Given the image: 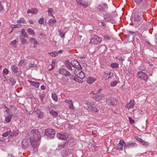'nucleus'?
<instances>
[{
    "label": "nucleus",
    "instance_id": "1",
    "mask_svg": "<svg viewBox=\"0 0 157 157\" xmlns=\"http://www.w3.org/2000/svg\"><path fill=\"white\" fill-rule=\"evenodd\" d=\"M41 138L40 133L38 130L31 131L30 135V140L32 146L34 148H37L40 143Z\"/></svg>",
    "mask_w": 157,
    "mask_h": 157
},
{
    "label": "nucleus",
    "instance_id": "2",
    "mask_svg": "<svg viewBox=\"0 0 157 157\" xmlns=\"http://www.w3.org/2000/svg\"><path fill=\"white\" fill-rule=\"evenodd\" d=\"M141 13L136 12L132 16L131 19L133 25L138 27L141 24L142 21L141 19Z\"/></svg>",
    "mask_w": 157,
    "mask_h": 157
},
{
    "label": "nucleus",
    "instance_id": "3",
    "mask_svg": "<svg viewBox=\"0 0 157 157\" xmlns=\"http://www.w3.org/2000/svg\"><path fill=\"white\" fill-rule=\"evenodd\" d=\"M55 131L52 128H48L45 131V135L49 139H53L55 136Z\"/></svg>",
    "mask_w": 157,
    "mask_h": 157
},
{
    "label": "nucleus",
    "instance_id": "4",
    "mask_svg": "<svg viewBox=\"0 0 157 157\" xmlns=\"http://www.w3.org/2000/svg\"><path fill=\"white\" fill-rule=\"evenodd\" d=\"M91 94H94L93 98L97 101H99L105 98V95L102 94H95L92 92H91Z\"/></svg>",
    "mask_w": 157,
    "mask_h": 157
},
{
    "label": "nucleus",
    "instance_id": "5",
    "mask_svg": "<svg viewBox=\"0 0 157 157\" xmlns=\"http://www.w3.org/2000/svg\"><path fill=\"white\" fill-rule=\"evenodd\" d=\"M101 41V40L97 35H94L91 39L89 43L90 44H97L100 43Z\"/></svg>",
    "mask_w": 157,
    "mask_h": 157
},
{
    "label": "nucleus",
    "instance_id": "6",
    "mask_svg": "<svg viewBox=\"0 0 157 157\" xmlns=\"http://www.w3.org/2000/svg\"><path fill=\"white\" fill-rule=\"evenodd\" d=\"M137 77L139 78H142L146 82L147 81L148 79L147 75L144 72L142 71H140L138 73Z\"/></svg>",
    "mask_w": 157,
    "mask_h": 157
},
{
    "label": "nucleus",
    "instance_id": "7",
    "mask_svg": "<svg viewBox=\"0 0 157 157\" xmlns=\"http://www.w3.org/2000/svg\"><path fill=\"white\" fill-rule=\"evenodd\" d=\"M137 146V144L135 142L130 141L127 143V144L124 146V148L127 149L130 148L136 147Z\"/></svg>",
    "mask_w": 157,
    "mask_h": 157
},
{
    "label": "nucleus",
    "instance_id": "8",
    "mask_svg": "<svg viewBox=\"0 0 157 157\" xmlns=\"http://www.w3.org/2000/svg\"><path fill=\"white\" fill-rule=\"evenodd\" d=\"M57 138L60 140H65L68 138V136L66 133H57Z\"/></svg>",
    "mask_w": 157,
    "mask_h": 157
},
{
    "label": "nucleus",
    "instance_id": "9",
    "mask_svg": "<svg viewBox=\"0 0 157 157\" xmlns=\"http://www.w3.org/2000/svg\"><path fill=\"white\" fill-rule=\"evenodd\" d=\"M59 72L61 75L68 77H71V73L67 71V70L63 68L60 69Z\"/></svg>",
    "mask_w": 157,
    "mask_h": 157
},
{
    "label": "nucleus",
    "instance_id": "10",
    "mask_svg": "<svg viewBox=\"0 0 157 157\" xmlns=\"http://www.w3.org/2000/svg\"><path fill=\"white\" fill-rule=\"evenodd\" d=\"M71 64L72 66L74 68H77L78 69H78H81V67L79 63L76 60H74L71 61Z\"/></svg>",
    "mask_w": 157,
    "mask_h": 157
},
{
    "label": "nucleus",
    "instance_id": "11",
    "mask_svg": "<svg viewBox=\"0 0 157 157\" xmlns=\"http://www.w3.org/2000/svg\"><path fill=\"white\" fill-rule=\"evenodd\" d=\"M126 144L124 140H121L116 147V149L118 150H122L123 147L126 146Z\"/></svg>",
    "mask_w": 157,
    "mask_h": 157
},
{
    "label": "nucleus",
    "instance_id": "12",
    "mask_svg": "<svg viewBox=\"0 0 157 157\" xmlns=\"http://www.w3.org/2000/svg\"><path fill=\"white\" fill-rule=\"evenodd\" d=\"M74 73L75 75H76L78 77L82 79H83L85 76V74L83 72L79 71L77 73V69L75 70Z\"/></svg>",
    "mask_w": 157,
    "mask_h": 157
},
{
    "label": "nucleus",
    "instance_id": "13",
    "mask_svg": "<svg viewBox=\"0 0 157 157\" xmlns=\"http://www.w3.org/2000/svg\"><path fill=\"white\" fill-rule=\"evenodd\" d=\"M76 1L78 5H81L84 7L86 8L88 5V3L84 0H76Z\"/></svg>",
    "mask_w": 157,
    "mask_h": 157
},
{
    "label": "nucleus",
    "instance_id": "14",
    "mask_svg": "<svg viewBox=\"0 0 157 157\" xmlns=\"http://www.w3.org/2000/svg\"><path fill=\"white\" fill-rule=\"evenodd\" d=\"M87 110L88 111L98 113L99 112V109L95 107L92 106H88L86 107Z\"/></svg>",
    "mask_w": 157,
    "mask_h": 157
},
{
    "label": "nucleus",
    "instance_id": "15",
    "mask_svg": "<svg viewBox=\"0 0 157 157\" xmlns=\"http://www.w3.org/2000/svg\"><path fill=\"white\" fill-rule=\"evenodd\" d=\"M71 152V150L70 149L66 148L63 150L62 152L63 156L68 155Z\"/></svg>",
    "mask_w": 157,
    "mask_h": 157
},
{
    "label": "nucleus",
    "instance_id": "16",
    "mask_svg": "<svg viewBox=\"0 0 157 157\" xmlns=\"http://www.w3.org/2000/svg\"><path fill=\"white\" fill-rule=\"evenodd\" d=\"M134 105V101L130 100L129 102L126 104L125 107L128 109H130L133 108Z\"/></svg>",
    "mask_w": 157,
    "mask_h": 157
},
{
    "label": "nucleus",
    "instance_id": "17",
    "mask_svg": "<svg viewBox=\"0 0 157 157\" xmlns=\"http://www.w3.org/2000/svg\"><path fill=\"white\" fill-rule=\"evenodd\" d=\"M29 140L27 139L23 140L21 142L22 146L24 148H27L29 146Z\"/></svg>",
    "mask_w": 157,
    "mask_h": 157
},
{
    "label": "nucleus",
    "instance_id": "18",
    "mask_svg": "<svg viewBox=\"0 0 157 157\" xmlns=\"http://www.w3.org/2000/svg\"><path fill=\"white\" fill-rule=\"evenodd\" d=\"M115 101V99L112 97L107 98L106 100V103L108 104L112 105L114 104Z\"/></svg>",
    "mask_w": 157,
    "mask_h": 157
},
{
    "label": "nucleus",
    "instance_id": "19",
    "mask_svg": "<svg viewBox=\"0 0 157 157\" xmlns=\"http://www.w3.org/2000/svg\"><path fill=\"white\" fill-rule=\"evenodd\" d=\"M35 113L37 115V117L39 118H42L44 116L43 112L41 111L39 109H36L35 111Z\"/></svg>",
    "mask_w": 157,
    "mask_h": 157
},
{
    "label": "nucleus",
    "instance_id": "20",
    "mask_svg": "<svg viewBox=\"0 0 157 157\" xmlns=\"http://www.w3.org/2000/svg\"><path fill=\"white\" fill-rule=\"evenodd\" d=\"M65 102L66 103H68L70 105L69 106V108L71 109H74V106L73 105L72 101L71 100H66L65 101Z\"/></svg>",
    "mask_w": 157,
    "mask_h": 157
},
{
    "label": "nucleus",
    "instance_id": "21",
    "mask_svg": "<svg viewBox=\"0 0 157 157\" xmlns=\"http://www.w3.org/2000/svg\"><path fill=\"white\" fill-rule=\"evenodd\" d=\"M56 21H57L56 19H51L48 21V24L49 26L52 27L54 26V24L56 23Z\"/></svg>",
    "mask_w": 157,
    "mask_h": 157
},
{
    "label": "nucleus",
    "instance_id": "22",
    "mask_svg": "<svg viewBox=\"0 0 157 157\" xmlns=\"http://www.w3.org/2000/svg\"><path fill=\"white\" fill-rule=\"evenodd\" d=\"M104 19L106 21H109L112 19V17L110 14H107L105 15Z\"/></svg>",
    "mask_w": 157,
    "mask_h": 157
},
{
    "label": "nucleus",
    "instance_id": "23",
    "mask_svg": "<svg viewBox=\"0 0 157 157\" xmlns=\"http://www.w3.org/2000/svg\"><path fill=\"white\" fill-rule=\"evenodd\" d=\"M29 82L31 85H33L36 87H38L39 86L40 84L38 82L31 81H29Z\"/></svg>",
    "mask_w": 157,
    "mask_h": 157
},
{
    "label": "nucleus",
    "instance_id": "24",
    "mask_svg": "<svg viewBox=\"0 0 157 157\" xmlns=\"http://www.w3.org/2000/svg\"><path fill=\"white\" fill-rule=\"evenodd\" d=\"M19 133V132L18 130L13 131L10 133V136L13 137H15L17 136L18 135Z\"/></svg>",
    "mask_w": 157,
    "mask_h": 157
},
{
    "label": "nucleus",
    "instance_id": "25",
    "mask_svg": "<svg viewBox=\"0 0 157 157\" xmlns=\"http://www.w3.org/2000/svg\"><path fill=\"white\" fill-rule=\"evenodd\" d=\"M95 81V79L93 77H89L87 80V82L89 84H92Z\"/></svg>",
    "mask_w": 157,
    "mask_h": 157
},
{
    "label": "nucleus",
    "instance_id": "26",
    "mask_svg": "<svg viewBox=\"0 0 157 157\" xmlns=\"http://www.w3.org/2000/svg\"><path fill=\"white\" fill-rule=\"evenodd\" d=\"M26 21L24 18H21L17 21V23L18 24H25Z\"/></svg>",
    "mask_w": 157,
    "mask_h": 157
},
{
    "label": "nucleus",
    "instance_id": "27",
    "mask_svg": "<svg viewBox=\"0 0 157 157\" xmlns=\"http://www.w3.org/2000/svg\"><path fill=\"white\" fill-rule=\"evenodd\" d=\"M65 64L69 70H72V67L70 63L68 61H66L65 62Z\"/></svg>",
    "mask_w": 157,
    "mask_h": 157
},
{
    "label": "nucleus",
    "instance_id": "28",
    "mask_svg": "<svg viewBox=\"0 0 157 157\" xmlns=\"http://www.w3.org/2000/svg\"><path fill=\"white\" fill-rule=\"evenodd\" d=\"M113 72H111L108 74H105L104 76L105 79H108L109 78H110L111 77H112L113 76Z\"/></svg>",
    "mask_w": 157,
    "mask_h": 157
},
{
    "label": "nucleus",
    "instance_id": "29",
    "mask_svg": "<svg viewBox=\"0 0 157 157\" xmlns=\"http://www.w3.org/2000/svg\"><path fill=\"white\" fill-rule=\"evenodd\" d=\"M28 33L30 35L34 36V32L33 30L31 28H29L27 30Z\"/></svg>",
    "mask_w": 157,
    "mask_h": 157
},
{
    "label": "nucleus",
    "instance_id": "30",
    "mask_svg": "<svg viewBox=\"0 0 157 157\" xmlns=\"http://www.w3.org/2000/svg\"><path fill=\"white\" fill-rule=\"evenodd\" d=\"M27 63L25 60H22L19 63V65L21 66H23L26 65Z\"/></svg>",
    "mask_w": 157,
    "mask_h": 157
},
{
    "label": "nucleus",
    "instance_id": "31",
    "mask_svg": "<svg viewBox=\"0 0 157 157\" xmlns=\"http://www.w3.org/2000/svg\"><path fill=\"white\" fill-rule=\"evenodd\" d=\"M52 98L55 101H58V98L57 95L55 93L52 94Z\"/></svg>",
    "mask_w": 157,
    "mask_h": 157
},
{
    "label": "nucleus",
    "instance_id": "32",
    "mask_svg": "<svg viewBox=\"0 0 157 157\" xmlns=\"http://www.w3.org/2000/svg\"><path fill=\"white\" fill-rule=\"evenodd\" d=\"M11 69L13 72L16 73L18 71V69L17 67L15 65L12 66Z\"/></svg>",
    "mask_w": 157,
    "mask_h": 157
},
{
    "label": "nucleus",
    "instance_id": "33",
    "mask_svg": "<svg viewBox=\"0 0 157 157\" xmlns=\"http://www.w3.org/2000/svg\"><path fill=\"white\" fill-rule=\"evenodd\" d=\"M50 113L52 115L55 117H56L58 116L57 113L55 111L51 110L50 111Z\"/></svg>",
    "mask_w": 157,
    "mask_h": 157
},
{
    "label": "nucleus",
    "instance_id": "34",
    "mask_svg": "<svg viewBox=\"0 0 157 157\" xmlns=\"http://www.w3.org/2000/svg\"><path fill=\"white\" fill-rule=\"evenodd\" d=\"M110 66L113 68H116L118 67L119 64L117 63H112L110 65Z\"/></svg>",
    "mask_w": 157,
    "mask_h": 157
},
{
    "label": "nucleus",
    "instance_id": "35",
    "mask_svg": "<svg viewBox=\"0 0 157 157\" xmlns=\"http://www.w3.org/2000/svg\"><path fill=\"white\" fill-rule=\"evenodd\" d=\"M60 80H62L63 82H67L68 80V78L65 76H63L60 80H59V81H60ZM60 82H61L60 81Z\"/></svg>",
    "mask_w": 157,
    "mask_h": 157
},
{
    "label": "nucleus",
    "instance_id": "36",
    "mask_svg": "<svg viewBox=\"0 0 157 157\" xmlns=\"http://www.w3.org/2000/svg\"><path fill=\"white\" fill-rule=\"evenodd\" d=\"M21 34L24 36L28 37V36L26 33L25 32V30L24 29H23L21 30Z\"/></svg>",
    "mask_w": 157,
    "mask_h": 157
},
{
    "label": "nucleus",
    "instance_id": "37",
    "mask_svg": "<svg viewBox=\"0 0 157 157\" xmlns=\"http://www.w3.org/2000/svg\"><path fill=\"white\" fill-rule=\"evenodd\" d=\"M59 35L61 36V37L64 38L65 37V33H63L61 29H60L59 31Z\"/></svg>",
    "mask_w": 157,
    "mask_h": 157
},
{
    "label": "nucleus",
    "instance_id": "38",
    "mask_svg": "<svg viewBox=\"0 0 157 157\" xmlns=\"http://www.w3.org/2000/svg\"><path fill=\"white\" fill-rule=\"evenodd\" d=\"M38 11V10L36 8H33L32 9V13L33 14H36Z\"/></svg>",
    "mask_w": 157,
    "mask_h": 157
},
{
    "label": "nucleus",
    "instance_id": "39",
    "mask_svg": "<svg viewBox=\"0 0 157 157\" xmlns=\"http://www.w3.org/2000/svg\"><path fill=\"white\" fill-rule=\"evenodd\" d=\"M66 144H59L58 145V147H59V149H61L63 148L64 147H65Z\"/></svg>",
    "mask_w": 157,
    "mask_h": 157
},
{
    "label": "nucleus",
    "instance_id": "40",
    "mask_svg": "<svg viewBox=\"0 0 157 157\" xmlns=\"http://www.w3.org/2000/svg\"><path fill=\"white\" fill-rule=\"evenodd\" d=\"M20 39L21 40L22 43L25 44L26 43V40L25 38L22 36H21L20 37Z\"/></svg>",
    "mask_w": 157,
    "mask_h": 157
},
{
    "label": "nucleus",
    "instance_id": "41",
    "mask_svg": "<svg viewBox=\"0 0 157 157\" xmlns=\"http://www.w3.org/2000/svg\"><path fill=\"white\" fill-rule=\"evenodd\" d=\"M10 82H12V85H13L16 83V80L13 78H10Z\"/></svg>",
    "mask_w": 157,
    "mask_h": 157
},
{
    "label": "nucleus",
    "instance_id": "42",
    "mask_svg": "<svg viewBox=\"0 0 157 157\" xmlns=\"http://www.w3.org/2000/svg\"><path fill=\"white\" fill-rule=\"evenodd\" d=\"M29 67H36L37 65L34 63H30L29 64Z\"/></svg>",
    "mask_w": 157,
    "mask_h": 157
},
{
    "label": "nucleus",
    "instance_id": "43",
    "mask_svg": "<svg viewBox=\"0 0 157 157\" xmlns=\"http://www.w3.org/2000/svg\"><path fill=\"white\" fill-rule=\"evenodd\" d=\"M53 12L52 8H48V13L49 15H52V12Z\"/></svg>",
    "mask_w": 157,
    "mask_h": 157
},
{
    "label": "nucleus",
    "instance_id": "44",
    "mask_svg": "<svg viewBox=\"0 0 157 157\" xmlns=\"http://www.w3.org/2000/svg\"><path fill=\"white\" fill-rule=\"evenodd\" d=\"M38 23L40 24H43L44 23V18L43 17L40 18L38 21Z\"/></svg>",
    "mask_w": 157,
    "mask_h": 157
},
{
    "label": "nucleus",
    "instance_id": "45",
    "mask_svg": "<svg viewBox=\"0 0 157 157\" xmlns=\"http://www.w3.org/2000/svg\"><path fill=\"white\" fill-rule=\"evenodd\" d=\"M117 83L118 82L117 81H114L111 83V86H116Z\"/></svg>",
    "mask_w": 157,
    "mask_h": 157
},
{
    "label": "nucleus",
    "instance_id": "46",
    "mask_svg": "<svg viewBox=\"0 0 157 157\" xmlns=\"http://www.w3.org/2000/svg\"><path fill=\"white\" fill-rule=\"evenodd\" d=\"M10 134V131H9L4 133L2 135L3 137H6Z\"/></svg>",
    "mask_w": 157,
    "mask_h": 157
},
{
    "label": "nucleus",
    "instance_id": "47",
    "mask_svg": "<svg viewBox=\"0 0 157 157\" xmlns=\"http://www.w3.org/2000/svg\"><path fill=\"white\" fill-rule=\"evenodd\" d=\"M9 71L8 70L6 69L5 68L4 69L3 71V74L4 75H7Z\"/></svg>",
    "mask_w": 157,
    "mask_h": 157
},
{
    "label": "nucleus",
    "instance_id": "48",
    "mask_svg": "<svg viewBox=\"0 0 157 157\" xmlns=\"http://www.w3.org/2000/svg\"><path fill=\"white\" fill-rule=\"evenodd\" d=\"M50 55L53 57H55L58 55V53H56L54 52H52L50 53Z\"/></svg>",
    "mask_w": 157,
    "mask_h": 157
},
{
    "label": "nucleus",
    "instance_id": "49",
    "mask_svg": "<svg viewBox=\"0 0 157 157\" xmlns=\"http://www.w3.org/2000/svg\"><path fill=\"white\" fill-rule=\"evenodd\" d=\"M142 145L145 146H147L148 145V143L147 142H146L143 140L141 143Z\"/></svg>",
    "mask_w": 157,
    "mask_h": 157
},
{
    "label": "nucleus",
    "instance_id": "50",
    "mask_svg": "<svg viewBox=\"0 0 157 157\" xmlns=\"http://www.w3.org/2000/svg\"><path fill=\"white\" fill-rule=\"evenodd\" d=\"M135 138L136 139V140H138V141L140 142L141 143L142 141L143 140L142 139H141L139 138L138 136H136V137H135Z\"/></svg>",
    "mask_w": 157,
    "mask_h": 157
},
{
    "label": "nucleus",
    "instance_id": "51",
    "mask_svg": "<svg viewBox=\"0 0 157 157\" xmlns=\"http://www.w3.org/2000/svg\"><path fill=\"white\" fill-rule=\"evenodd\" d=\"M129 120L130 124H132L134 123V121L131 117H129Z\"/></svg>",
    "mask_w": 157,
    "mask_h": 157
},
{
    "label": "nucleus",
    "instance_id": "52",
    "mask_svg": "<svg viewBox=\"0 0 157 157\" xmlns=\"http://www.w3.org/2000/svg\"><path fill=\"white\" fill-rule=\"evenodd\" d=\"M5 121L8 123L10 122V117L9 116H7L6 117Z\"/></svg>",
    "mask_w": 157,
    "mask_h": 157
},
{
    "label": "nucleus",
    "instance_id": "53",
    "mask_svg": "<svg viewBox=\"0 0 157 157\" xmlns=\"http://www.w3.org/2000/svg\"><path fill=\"white\" fill-rule=\"evenodd\" d=\"M98 9H99L100 11H102L104 10V8L101 5H99L98 6Z\"/></svg>",
    "mask_w": 157,
    "mask_h": 157
},
{
    "label": "nucleus",
    "instance_id": "54",
    "mask_svg": "<svg viewBox=\"0 0 157 157\" xmlns=\"http://www.w3.org/2000/svg\"><path fill=\"white\" fill-rule=\"evenodd\" d=\"M102 6H103V7L104 8V10L105 9H107L108 8V7L107 6V5L105 3H104V4H102Z\"/></svg>",
    "mask_w": 157,
    "mask_h": 157
},
{
    "label": "nucleus",
    "instance_id": "55",
    "mask_svg": "<svg viewBox=\"0 0 157 157\" xmlns=\"http://www.w3.org/2000/svg\"><path fill=\"white\" fill-rule=\"evenodd\" d=\"M32 43H33L34 44V47H36L37 45L38 42L35 40Z\"/></svg>",
    "mask_w": 157,
    "mask_h": 157
},
{
    "label": "nucleus",
    "instance_id": "56",
    "mask_svg": "<svg viewBox=\"0 0 157 157\" xmlns=\"http://www.w3.org/2000/svg\"><path fill=\"white\" fill-rule=\"evenodd\" d=\"M35 40V39L34 38H29V40L30 42L32 43Z\"/></svg>",
    "mask_w": 157,
    "mask_h": 157
},
{
    "label": "nucleus",
    "instance_id": "57",
    "mask_svg": "<svg viewBox=\"0 0 157 157\" xmlns=\"http://www.w3.org/2000/svg\"><path fill=\"white\" fill-rule=\"evenodd\" d=\"M17 42L15 40L12 42L11 43V44L12 45H13V46H14L16 44Z\"/></svg>",
    "mask_w": 157,
    "mask_h": 157
},
{
    "label": "nucleus",
    "instance_id": "58",
    "mask_svg": "<svg viewBox=\"0 0 157 157\" xmlns=\"http://www.w3.org/2000/svg\"><path fill=\"white\" fill-rule=\"evenodd\" d=\"M105 39H107L108 40H109L110 39V37L109 36H108L107 35L104 36Z\"/></svg>",
    "mask_w": 157,
    "mask_h": 157
},
{
    "label": "nucleus",
    "instance_id": "59",
    "mask_svg": "<svg viewBox=\"0 0 157 157\" xmlns=\"http://www.w3.org/2000/svg\"><path fill=\"white\" fill-rule=\"evenodd\" d=\"M135 2L137 4L140 3L142 1V0H135Z\"/></svg>",
    "mask_w": 157,
    "mask_h": 157
},
{
    "label": "nucleus",
    "instance_id": "60",
    "mask_svg": "<svg viewBox=\"0 0 157 157\" xmlns=\"http://www.w3.org/2000/svg\"><path fill=\"white\" fill-rule=\"evenodd\" d=\"M40 98L41 100H42L44 97V94H42L40 95Z\"/></svg>",
    "mask_w": 157,
    "mask_h": 157
},
{
    "label": "nucleus",
    "instance_id": "61",
    "mask_svg": "<svg viewBox=\"0 0 157 157\" xmlns=\"http://www.w3.org/2000/svg\"><path fill=\"white\" fill-rule=\"evenodd\" d=\"M85 104L88 105H90V102L88 101H85Z\"/></svg>",
    "mask_w": 157,
    "mask_h": 157
},
{
    "label": "nucleus",
    "instance_id": "62",
    "mask_svg": "<svg viewBox=\"0 0 157 157\" xmlns=\"http://www.w3.org/2000/svg\"><path fill=\"white\" fill-rule=\"evenodd\" d=\"M40 88L41 90H44L45 89V87L44 85H41L40 86Z\"/></svg>",
    "mask_w": 157,
    "mask_h": 157
},
{
    "label": "nucleus",
    "instance_id": "63",
    "mask_svg": "<svg viewBox=\"0 0 157 157\" xmlns=\"http://www.w3.org/2000/svg\"><path fill=\"white\" fill-rule=\"evenodd\" d=\"M118 59L119 61H123L124 59H122L121 57L118 58Z\"/></svg>",
    "mask_w": 157,
    "mask_h": 157
},
{
    "label": "nucleus",
    "instance_id": "64",
    "mask_svg": "<svg viewBox=\"0 0 157 157\" xmlns=\"http://www.w3.org/2000/svg\"><path fill=\"white\" fill-rule=\"evenodd\" d=\"M27 13L28 14H29L30 13H32V9L31 10L29 9L27 12Z\"/></svg>",
    "mask_w": 157,
    "mask_h": 157
}]
</instances>
